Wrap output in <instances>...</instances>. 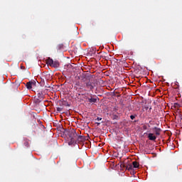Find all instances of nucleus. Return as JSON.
<instances>
[{"instance_id":"2","label":"nucleus","mask_w":182,"mask_h":182,"mask_svg":"<svg viewBox=\"0 0 182 182\" xmlns=\"http://www.w3.org/2000/svg\"><path fill=\"white\" fill-rule=\"evenodd\" d=\"M116 167H120V170H132V168H133V166L132 165H128L127 166H126L124 164H118L117 165L115 166V168Z\"/></svg>"},{"instance_id":"6","label":"nucleus","mask_w":182,"mask_h":182,"mask_svg":"<svg viewBox=\"0 0 182 182\" xmlns=\"http://www.w3.org/2000/svg\"><path fill=\"white\" fill-rule=\"evenodd\" d=\"M26 86L28 90H31V89H32V87L35 86V82L29 81L26 84Z\"/></svg>"},{"instance_id":"24","label":"nucleus","mask_w":182,"mask_h":182,"mask_svg":"<svg viewBox=\"0 0 182 182\" xmlns=\"http://www.w3.org/2000/svg\"><path fill=\"white\" fill-rule=\"evenodd\" d=\"M112 96H114V91L112 92Z\"/></svg>"},{"instance_id":"29","label":"nucleus","mask_w":182,"mask_h":182,"mask_svg":"<svg viewBox=\"0 0 182 182\" xmlns=\"http://www.w3.org/2000/svg\"><path fill=\"white\" fill-rule=\"evenodd\" d=\"M149 109H150V110H151V108H149Z\"/></svg>"},{"instance_id":"9","label":"nucleus","mask_w":182,"mask_h":182,"mask_svg":"<svg viewBox=\"0 0 182 182\" xmlns=\"http://www.w3.org/2000/svg\"><path fill=\"white\" fill-rule=\"evenodd\" d=\"M153 130H155L156 136H160V132H161V129L155 127L153 128Z\"/></svg>"},{"instance_id":"20","label":"nucleus","mask_w":182,"mask_h":182,"mask_svg":"<svg viewBox=\"0 0 182 182\" xmlns=\"http://www.w3.org/2000/svg\"><path fill=\"white\" fill-rule=\"evenodd\" d=\"M78 86L80 87V89H83L84 87V86L80 84H78Z\"/></svg>"},{"instance_id":"13","label":"nucleus","mask_w":182,"mask_h":182,"mask_svg":"<svg viewBox=\"0 0 182 182\" xmlns=\"http://www.w3.org/2000/svg\"><path fill=\"white\" fill-rule=\"evenodd\" d=\"M88 101L90 103H96L97 100L96 98H90L88 99Z\"/></svg>"},{"instance_id":"19","label":"nucleus","mask_w":182,"mask_h":182,"mask_svg":"<svg viewBox=\"0 0 182 182\" xmlns=\"http://www.w3.org/2000/svg\"><path fill=\"white\" fill-rule=\"evenodd\" d=\"M82 82H85V79H86V76L82 75Z\"/></svg>"},{"instance_id":"12","label":"nucleus","mask_w":182,"mask_h":182,"mask_svg":"<svg viewBox=\"0 0 182 182\" xmlns=\"http://www.w3.org/2000/svg\"><path fill=\"white\" fill-rule=\"evenodd\" d=\"M132 166H133L134 168H139V164L137 161H133Z\"/></svg>"},{"instance_id":"26","label":"nucleus","mask_w":182,"mask_h":182,"mask_svg":"<svg viewBox=\"0 0 182 182\" xmlns=\"http://www.w3.org/2000/svg\"><path fill=\"white\" fill-rule=\"evenodd\" d=\"M174 106H178V103H174Z\"/></svg>"},{"instance_id":"11","label":"nucleus","mask_w":182,"mask_h":182,"mask_svg":"<svg viewBox=\"0 0 182 182\" xmlns=\"http://www.w3.org/2000/svg\"><path fill=\"white\" fill-rule=\"evenodd\" d=\"M59 66H60L59 61H58V60L53 61L52 68H59Z\"/></svg>"},{"instance_id":"21","label":"nucleus","mask_w":182,"mask_h":182,"mask_svg":"<svg viewBox=\"0 0 182 182\" xmlns=\"http://www.w3.org/2000/svg\"><path fill=\"white\" fill-rule=\"evenodd\" d=\"M57 48L58 50H60V48H62V45L58 46Z\"/></svg>"},{"instance_id":"25","label":"nucleus","mask_w":182,"mask_h":182,"mask_svg":"<svg viewBox=\"0 0 182 182\" xmlns=\"http://www.w3.org/2000/svg\"><path fill=\"white\" fill-rule=\"evenodd\" d=\"M97 126H99L100 124V122H96Z\"/></svg>"},{"instance_id":"23","label":"nucleus","mask_w":182,"mask_h":182,"mask_svg":"<svg viewBox=\"0 0 182 182\" xmlns=\"http://www.w3.org/2000/svg\"><path fill=\"white\" fill-rule=\"evenodd\" d=\"M144 130H147V127L144 126Z\"/></svg>"},{"instance_id":"10","label":"nucleus","mask_w":182,"mask_h":182,"mask_svg":"<svg viewBox=\"0 0 182 182\" xmlns=\"http://www.w3.org/2000/svg\"><path fill=\"white\" fill-rule=\"evenodd\" d=\"M46 63L47 65H49V66H53V59L50 58H48L47 60H46Z\"/></svg>"},{"instance_id":"16","label":"nucleus","mask_w":182,"mask_h":182,"mask_svg":"<svg viewBox=\"0 0 182 182\" xmlns=\"http://www.w3.org/2000/svg\"><path fill=\"white\" fill-rule=\"evenodd\" d=\"M136 116H137V115H131V116H130V119H131L132 120H134V119H136Z\"/></svg>"},{"instance_id":"4","label":"nucleus","mask_w":182,"mask_h":182,"mask_svg":"<svg viewBox=\"0 0 182 182\" xmlns=\"http://www.w3.org/2000/svg\"><path fill=\"white\" fill-rule=\"evenodd\" d=\"M114 97H117V100H116L117 105H119V106H123V100H122V96L117 94V92H115Z\"/></svg>"},{"instance_id":"17","label":"nucleus","mask_w":182,"mask_h":182,"mask_svg":"<svg viewBox=\"0 0 182 182\" xmlns=\"http://www.w3.org/2000/svg\"><path fill=\"white\" fill-rule=\"evenodd\" d=\"M63 109L62 107H57V112H62Z\"/></svg>"},{"instance_id":"3","label":"nucleus","mask_w":182,"mask_h":182,"mask_svg":"<svg viewBox=\"0 0 182 182\" xmlns=\"http://www.w3.org/2000/svg\"><path fill=\"white\" fill-rule=\"evenodd\" d=\"M96 85H95V83H93V82L88 80L85 82V87L87 89H89L90 90H93V89H95V87Z\"/></svg>"},{"instance_id":"5","label":"nucleus","mask_w":182,"mask_h":182,"mask_svg":"<svg viewBox=\"0 0 182 182\" xmlns=\"http://www.w3.org/2000/svg\"><path fill=\"white\" fill-rule=\"evenodd\" d=\"M86 139L83 136L77 135V137L75 139V144H77V143H83Z\"/></svg>"},{"instance_id":"22","label":"nucleus","mask_w":182,"mask_h":182,"mask_svg":"<svg viewBox=\"0 0 182 182\" xmlns=\"http://www.w3.org/2000/svg\"><path fill=\"white\" fill-rule=\"evenodd\" d=\"M144 109L145 110H149V107H145Z\"/></svg>"},{"instance_id":"30","label":"nucleus","mask_w":182,"mask_h":182,"mask_svg":"<svg viewBox=\"0 0 182 182\" xmlns=\"http://www.w3.org/2000/svg\"><path fill=\"white\" fill-rule=\"evenodd\" d=\"M115 60H117V61L118 60H117V59H115Z\"/></svg>"},{"instance_id":"27","label":"nucleus","mask_w":182,"mask_h":182,"mask_svg":"<svg viewBox=\"0 0 182 182\" xmlns=\"http://www.w3.org/2000/svg\"><path fill=\"white\" fill-rule=\"evenodd\" d=\"M25 146H28V142L25 143Z\"/></svg>"},{"instance_id":"18","label":"nucleus","mask_w":182,"mask_h":182,"mask_svg":"<svg viewBox=\"0 0 182 182\" xmlns=\"http://www.w3.org/2000/svg\"><path fill=\"white\" fill-rule=\"evenodd\" d=\"M100 120H102V118H100V117H97V118L95 119V121H97V122H100Z\"/></svg>"},{"instance_id":"7","label":"nucleus","mask_w":182,"mask_h":182,"mask_svg":"<svg viewBox=\"0 0 182 182\" xmlns=\"http://www.w3.org/2000/svg\"><path fill=\"white\" fill-rule=\"evenodd\" d=\"M148 139L151 141H156V139H157V136H156V135H154V134L153 133H149L148 134Z\"/></svg>"},{"instance_id":"28","label":"nucleus","mask_w":182,"mask_h":182,"mask_svg":"<svg viewBox=\"0 0 182 182\" xmlns=\"http://www.w3.org/2000/svg\"><path fill=\"white\" fill-rule=\"evenodd\" d=\"M114 119H117V116L115 115V116H114Z\"/></svg>"},{"instance_id":"14","label":"nucleus","mask_w":182,"mask_h":182,"mask_svg":"<svg viewBox=\"0 0 182 182\" xmlns=\"http://www.w3.org/2000/svg\"><path fill=\"white\" fill-rule=\"evenodd\" d=\"M109 167L112 169L114 170V161H112L109 163Z\"/></svg>"},{"instance_id":"15","label":"nucleus","mask_w":182,"mask_h":182,"mask_svg":"<svg viewBox=\"0 0 182 182\" xmlns=\"http://www.w3.org/2000/svg\"><path fill=\"white\" fill-rule=\"evenodd\" d=\"M43 100L37 97L36 99V103H41V102H42Z\"/></svg>"},{"instance_id":"1","label":"nucleus","mask_w":182,"mask_h":182,"mask_svg":"<svg viewBox=\"0 0 182 182\" xmlns=\"http://www.w3.org/2000/svg\"><path fill=\"white\" fill-rule=\"evenodd\" d=\"M65 134L69 137L70 141L68 142L69 146H75L76 144V138L77 137V133L75 129H71L70 131H65Z\"/></svg>"},{"instance_id":"8","label":"nucleus","mask_w":182,"mask_h":182,"mask_svg":"<svg viewBox=\"0 0 182 182\" xmlns=\"http://www.w3.org/2000/svg\"><path fill=\"white\" fill-rule=\"evenodd\" d=\"M43 97H45V95H43V91L39 90L37 93V98L43 100Z\"/></svg>"}]
</instances>
